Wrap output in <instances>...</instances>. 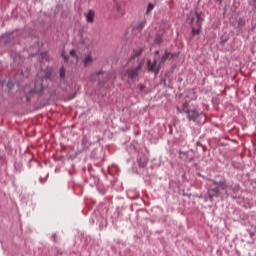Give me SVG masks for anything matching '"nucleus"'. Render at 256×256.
Here are the masks:
<instances>
[{
    "instance_id": "obj_1",
    "label": "nucleus",
    "mask_w": 256,
    "mask_h": 256,
    "mask_svg": "<svg viewBox=\"0 0 256 256\" xmlns=\"http://www.w3.org/2000/svg\"><path fill=\"white\" fill-rule=\"evenodd\" d=\"M216 179L219 180L208 179V181L214 185V187H209L207 190L208 199L211 203H213V199H215V197L221 196V191H224L227 197H229V189H231L233 193H237V191H239V185L233 186L229 184L225 177L216 176Z\"/></svg>"
},
{
    "instance_id": "obj_2",
    "label": "nucleus",
    "mask_w": 256,
    "mask_h": 256,
    "mask_svg": "<svg viewBox=\"0 0 256 256\" xmlns=\"http://www.w3.org/2000/svg\"><path fill=\"white\" fill-rule=\"evenodd\" d=\"M176 110L178 113L185 114L188 121H193V123H199V119L201 117H205V114L203 112H200L197 110V108H190L189 102L185 101L181 107L177 106Z\"/></svg>"
},
{
    "instance_id": "obj_3",
    "label": "nucleus",
    "mask_w": 256,
    "mask_h": 256,
    "mask_svg": "<svg viewBox=\"0 0 256 256\" xmlns=\"http://www.w3.org/2000/svg\"><path fill=\"white\" fill-rule=\"evenodd\" d=\"M203 17H204L203 12L197 11V10H195L194 13L190 14L188 21L191 27L192 37H195V35H199L201 33V29L204 21Z\"/></svg>"
},
{
    "instance_id": "obj_4",
    "label": "nucleus",
    "mask_w": 256,
    "mask_h": 256,
    "mask_svg": "<svg viewBox=\"0 0 256 256\" xmlns=\"http://www.w3.org/2000/svg\"><path fill=\"white\" fill-rule=\"evenodd\" d=\"M130 64V68L125 71V75H127L130 81H137V77H139V73L143 69L144 61L137 60L135 62H128Z\"/></svg>"
},
{
    "instance_id": "obj_5",
    "label": "nucleus",
    "mask_w": 256,
    "mask_h": 256,
    "mask_svg": "<svg viewBox=\"0 0 256 256\" xmlns=\"http://www.w3.org/2000/svg\"><path fill=\"white\" fill-rule=\"evenodd\" d=\"M147 69L149 73H154L155 75H159V71L161 67L157 66V60H154V61L147 60Z\"/></svg>"
},
{
    "instance_id": "obj_6",
    "label": "nucleus",
    "mask_w": 256,
    "mask_h": 256,
    "mask_svg": "<svg viewBox=\"0 0 256 256\" xmlns=\"http://www.w3.org/2000/svg\"><path fill=\"white\" fill-rule=\"evenodd\" d=\"M137 163L138 167H140L141 169H145V167H147V163H149V159H147V156H145V154H142L137 159Z\"/></svg>"
},
{
    "instance_id": "obj_7",
    "label": "nucleus",
    "mask_w": 256,
    "mask_h": 256,
    "mask_svg": "<svg viewBox=\"0 0 256 256\" xmlns=\"http://www.w3.org/2000/svg\"><path fill=\"white\" fill-rule=\"evenodd\" d=\"M43 92V81H37L34 86V90L29 92V95H33V93H42Z\"/></svg>"
},
{
    "instance_id": "obj_8",
    "label": "nucleus",
    "mask_w": 256,
    "mask_h": 256,
    "mask_svg": "<svg viewBox=\"0 0 256 256\" xmlns=\"http://www.w3.org/2000/svg\"><path fill=\"white\" fill-rule=\"evenodd\" d=\"M99 75H104L105 79L102 82H99V85H105L109 79H111V73L104 72L103 70H100L96 73V76L99 77Z\"/></svg>"
},
{
    "instance_id": "obj_9",
    "label": "nucleus",
    "mask_w": 256,
    "mask_h": 256,
    "mask_svg": "<svg viewBox=\"0 0 256 256\" xmlns=\"http://www.w3.org/2000/svg\"><path fill=\"white\" fill-rule=\"evenodd\" d=\"M145 25H147V18H143V19L139 20V21L135 24L134 29H135L136 31H141V30L145 27Z\"/></svg>"
},
{
    "instance_id": "obj_10",
    "label": "nucleus",
    "mask_w": 256,
    "mask_h": 256,
    "mask_svg": "<svg viewBox=\"0 0 256 256\" xmlns=\"http://www.w3.org/2000/svg\"><path fill=\"white\" fill-rule=\"evenodd\" d=\"M141 53H143V48H141L140 50L134 52V54L130 57L129 59V63H135V61H141V59H139V56L141 55Z\"/></svg>"
},
{
    "instance_id": "obj_11",
    "label": "nucleus",
    "mask_w": 256,
    "mask_h": 256,
    "mask_svg": "<svg viewBox=\"0 0 256 256\" xmlns=\"http://www.w3.org/2000/svg\"><path fill=\"white\" fill-rule=\"evenodd\" d=\"M113 9H114V11H116L117 15H120V16L125 15V9H123L121 4L114 2Z\"/></svg>"
},
{
    "instance_id": "obj_12",
    "label": "nucleus",
    "mask_w": 256,
    "mask_h": 256,
    "mask_svg": "<svg viewBox=\"0 0 256 256\" xmlns=\"http://www.w3.org/2000/svg\"><path fill=\"white\" fill-rule=\"evenodd\" d=\"M86 21L87 23H94L95 22V10H89L86 14Z\"/></svg>"
},
{
    "instance_id": "obj_13",
    "label": "nucleus",
    "mask_w": 256,
    "mask_h": 256,
    "mask_svg": "<svg viewBox=\"0 0 256 256\" xmlns=\"http://www.w3.org/2000/svg\"><path fill=\"white\" fill-rule=\"evenodd\" d=\"M84 67H89L93 65V56H91V53H89L87 56L83 59Z\"/></svg>"
},
{
    "instance_id": "obj_14",
    "label": "nucleus",
    "mask_w": 256,
    "mask_h": 256,
    "mask_svg": "<svg viewBox=\"0 0 256 256\" xmlns=\"http://www.w3.org/2000/svg\"><path fill=\"white\" fill-rule=\"evenodd\" d=\"M154 43L156 45H161V43H163V32L159 31L157 34H156V37L154 39Z\"/></svg>"
},
{
    "instance_id": "obj_15",
    "label": "nucleus",
    "mask_w": 256,
    "mask_h": 256,
    "mask_svg": "<svg viewBox=\"0 0 256 256\" xmlns=\"http://www.w3.org/2000/svg\"><path fill=\"white\" fill-rule=\"evenodd\" d=\"M170 56H171V52H168L167 50H165L164 55L161 57L160 63H165V61H167Z\"/></svg>"
},
{
    "instance_id": "obj_16",
    "label": "nucleus",
    "mask_w": 256,
    "mask_h": 256,
    "mask_svg": "<svg viewBox=\"0 0 256 256\" xmlns=\"http://www.w3.org/2000/svg\"><path fill=\"white\" fill-rule=\"evenodd\" d=\"M153 9H155V5L149 3L147 6L146 15H149V13L153 11Z\"/></svg>"
},
{
    "instance_id": "obj_17",
    "label": "nucleus",
    "mask_w": 256,
    "mask_h": 256,
    "mask_svg": "<svg viewBox=\"0 0 256 256\" xmlns=\"http://www.w3.org/2000/svg\"><path fill=\"white\" fill-rule=\"evenodd\" d=\"M65 78V67L62 66L60 68V79H64Z\"/></svg>"
},
{
    "instance_id": "obj_18",
    "label": "nucleus",
    "mask_w": 256,
    "mask_h": 256,
    "mask_svg": "<svg viewBox=\"0 0 256 256\" xmlns=\"http://www.w3.org/2000/svg\"><path fill=\"white\" fill-rule=\"evenodd\" d=\"M138 87H139L140 93H143V91H145V89H146L144 84H140V85H138Z\"/></svg>"
},
{
    "instance_id": "obj_19",
    "label": "nucleus",
    "mask_w": 256,
    "mask_h": 256,
    "mask_svg": "<svg viewBox=\"0 0 256 256\" xmlns=\"http://www.w3.org/2000/svg\"><path fill=\"white\" fill-rule=\"evenodd\" d=\"M69 53H70L71 57H75V55H76L75 50H70Z\"/></svg>"
},
{
    "instance_id": "obj_20",
    "label": "nucleus",
    "mask_w": 256,
    "mask_h": 256,
    "mask_svg": "<svg viewBox=\"0 0 256 256\" xmlns=\"http://www.w3.org/2000/svg\"><path fill=\"white\" fill-rule=\"evenodd\" d=\"M249 236H250L251 239H253V237H255V232H250Z\"/></svg>"
},
{
    "instance_id": "obj_21",
    "label": "nucleus",
    "mask_w": 256,
    "mask_h": 256,
    "mask_svg": "<svg viewBox=\"0 0 256 256\" xmlns=\"http://www.w3.org/2000/svg\"><path fill=\"white\" fill-rule=\"evenodd\" d=\"M239 25H245V21H243L242 19L239 20Z\"/></svg>"
},
{
    "instance_id": "obj_22",
    "label": "nucleus",
    "mask_w": 256,
    "mask_h": 256,
    "mask_svg": "<svg viewBox=\"0 0 256 256\" xmlns=\"http://www.w3.org/2000/svg\"><path fill=\"white\" fill-rule=\"evenodd\" d=\"M52 238H53V241H56V239H57V234H53V235H52Z\"/></svg>"
},
{
    "instance_id": "obj_23",
    "label": "nucleus",
    "mask_w": 256,
    "mask_h": 256,
    "mask_svg": "<svg viewBox=\"0 0 256 256\" xmlns=\"http://www.w3.org/2000/svg\"><path fill=\"white\" fill-rule=\"evenodd\" d=\"M175 56H176L175 53H170L171 59H174Z\"/></svg>"
},
{
    "instance_id": "obj_24",
    "label": "nucleus",
    "mask_w": 256,
    "mask_h": 256,
    "mask_svg": "<svg viewBox=\"0 0 256 256\" xmlns=\"http://www.w3.org/2000/svg\"><path fill=\"white\" fill-rule=\"evenodd\" d=\"M57 255H63V252H60L59 250H56Z\"/></svg>"
},
{
    "instance_id": "obj_25",
    "label": "nucleus",
    "mask_w": 256,
    "mask_h": 256,
    "mask_svg": "<svg viewBox=\"0 0 256 256\" xmlns=\"http://www.w3.org/2000/svg\"><path fill=\"white\" fill-rule=\"evenodd\" d=\"M217 3H219V5H221V3L223 2L222 0H215Z\"/></svg>"
},
{
    "instance_id": "obj_26",
    "label": "nucleus",
    "mask_w": 256,
    "mask_h": 256,
    "mask_svg": "<svg viewBox=\"0 0 256 256\" xmlns=\"http://www.w3.org/2000/svg\"><path fill=\"white\" fill-rule=\"evenodd\" d=\"M155 55H159V50H156V51H155Z\"/></svg>"
},
{
    "instance_id": "obj_27",
    "label": "nucleus",
    "mask_w": 256,
    "mask_h": 256,
    "mask_svg": "<svg viewBox=\"0 0 256 256\" xmlns=\"http://www.w3.org/2000/svg\"><path fill=\"white\" fill-rule=\"evenodd\" d=\"M179 153H180V154L182 153L183 155H186V153H185V152H181V151H179Z\"/></svg>"
},
{
    "instance_id": "obj_28",
    "label": "nucleus",
    "mask_w": 256,
    "mask_h": 256,
    "mask_svg": "<svg viewBox=\"0 0 256 256\" xmlns=\"http://www.w3.org/2000/svg\"><path fill=\"white\" fill-rule=\"evenodd\" d=\"M27 101H29V97H27Z\"/></svg>"
}]
</instances>
